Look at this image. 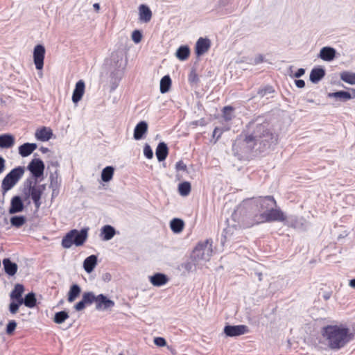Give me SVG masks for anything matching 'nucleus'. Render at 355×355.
<instances>
[{"label": "nucleus", "mask_w": 355, "mask_h": 355, "mask_svg": "<svg viewBox=\"0 0 355 355\" xmlns=\"http://www.w3.org/2000/svg\"><path fill=\"white\" fill-rule=\"evenodd\" d=\"M277 143V138L272 132L267 122H251L235 140L232 150L240 159L248 157L254 153H263Z\"/></svg>", "instance_id": "f257e3e1"}, {"label": "nucleus", "mask_w": 355, "mask_h": 355, "mask_svg": "<svg viewBox=\"0 0 355 355\" xmlns=\"http://www.w3.org/2000/svg\"><path fill=\"white\" fill-rule=\"evenodd\" d=\"M321 334L327 345L332 350L343 348L355 338V333L346 325H327L322 329Z\"/></svg>", "instance_id": "f03ea898"}, {"label": "nucleus", "mask_w": 355, "mask_h": 355, "mask_svg": "<svg viewBox=\"0 0 355 355\" xmlns=\"http://www.w3.org/2000/svg\"><path fill=\"white\" fill-rule=\"evenodd\" d=\"M212 241L206 240L199 243L192 252L191 259L195 261L196 265L202 266L210 259L212 255Z\"/></svg>", "instance_id": "7ed1b4c3"}, {"label": "nucleus", "mask_w": 355, "mask_h": 355, "mask_svg": "<svg viewBox=\"0 0 355 355\" xmlns=\"http://www.w3.org/2000/svg\"><path fill=\"white\" fill-rule=\"evenodd\" d=\"M88 227L70 230L62 239V246L64 248H70L73 245L80 246L84 244L88 236Z\"/></svg>", "instance_id": "20e7f679"}, {"label": "nucleus", "mask_w": 355, "mask_h": 355, "mask_svg": "<svg viewBox=\"0 0 355 355\" xmlns=\"http://www.w3.org/2000/svg\"><path fill=\"white\" fill-rule=\"evenodd\" d=\"M244 205L252 209L254 208L257 214L267 212L268 210L277 207L276 200L271 196L249 199L244 201Z\"/></svg>", "instance_id": "39448f33"}, {"label": "nucleus", "mask_w": 355, "mask_h": 355, "mask_svg": "<svg viewBox=\"0 0 355 355\" xmlns=\"http://www.w3.org/2000/svg\"><path fill=\"white\" fill-rule=\"evenodd\" d=\"M24 173V168L18 166L11 170L3 179L1 183L2 193L4 195L19 182Z\"/></svg>", "instance_id": "423d86ee"}, {"label": "nucleus", "mask_w": 355, "mask_h": 355, "mask_svg": "<svg viewBox=\"0 0 355 355\" xmlns=\"http://www.w3.org/2000/svg\"><path fill=\"white\" fill-rule=\"evenodd\" d=\"M286 219V218L284 213L279 208H277L276 207L268 210L267 212L255 214L254 220L256 223H261L274 221L284 222Z\"/></svg>", "instance_id": "0eeeda50"}, {"label": "nucleus", "mask_w": 355, "mask_h": 355, "mask_svg": "<svg viewBox=\"0 0 355 355\" xmlns=\"http://www.w3.org/2000/svg\"><path fill=\"white\" fill-rule=\"evenodd\" d=\"M23 192L26 198L29 197L31 198L36 209H38L42 205L40 201L42 193L41 191L37 189L36 182L33 184L32 180H28L25 183V187Z\"/></svg>", "instance_id": "6e6552de"}, {"label": "nucleus", "mask_w": 355, "mask_h": 355, "mask_svg": "<svg viewBox=\"0 0 355 355\" xmlns=\"http://www.w3.org/2000/svg\"><path fill=\"white\" fill-rule=\"evenodd\" d=\"M94 302L96 303V309L98 311H107L114 306V302L108 299L103 294L97 296L94 295Z\"/></svg>", "instance_id": "1a4fd4ad"}, {"label": "nucleus", "mask_w": 355, "mask_h": 355, "mask_svg": "<svg viewBox=\"0 0 355 355\" xmlns=\"http://www.w3.org/2000/svg\"><path fill=\"white\" fill-rule=\"evenodd\" d=\"M45 56V48L42 44H37L33 50V61L37 70L42 69Z\"/></svg>", "instance_id": "9d476101"}, {"label": "nucleus", "mask_w": 355, "mask_h": 355, "mask_svg": "<svg viewBox=\"0 0 355 355\" xmlns=\"http://www.w3.org/2000/svg\"><path fill=\"white\" fill-rule=\"evenodd\" d=\"M44 168V164L40 159H33L28 165V169L35 178L43 175Z\"/></svg>", "instance_id": "9b49d317"}, {"label": "nucleus", "mask_w": 355, "mask_h": 355, "mask_svg": "<svg viewBox=\"0 0 355 355\" xmlns=\"http://www.w3.org/2000/svg\"><path fill=\"white\" fill-rule=\"evenodd\" d=\"M248 327L246 325H226L224 328V333L230 337L239 336L248 332Z\"/></svg>", "instance_id": "f8f14e48"}, {"label": "nucleus", "mask_w": 355, "mask_h": 355, "mask_svg": "<svg viewBox=\"0 0 355 355\" xmlns=\"http://www.w3.org/2000/svg\"><path fill=\"white\" fill-rule=\"evenodd\" d=\"M94 293L93 292H85L83 294L82 300L75 304L74 309L80 311L83 310L87 305H90L94 302Z\"/></svg>", "instance_id": "ddd939ff"}, {"label": "nucleus", "mask_w": 355, "mask_h": 355, "mask_svg": "<svg viewBox=\"0 0 355 355\" xmlns=\"http://www.w3.org/2000/svg\"><path fill=\"white\" fill-rule=\"evenodd\" d=\"M336 55V51L331 46L322 47L318 55V58L326 62H331L334 60Z\"/></svg>", "instance_id": "4468645a"}, {"label": "nucleus", "mask_w": 355, "mask_h": 355, "mask_svg": "<svg viewBox=\"0 0 355 355\" xmlns=\"http://www.w3.org/2000/svg\"><path fill=\"white\" fill-rule=\"evenodd\" d=\"M85 85L83 80H80L76 83L72 94V101L74 103H78L82 99L85 93Z\"/></svg>", "instance_id": "2eb2a0df"}, {"label": "nucleus", "mask_w": 355, "mask_h": 355, "mask_svg": "<svg viewBox=\"0 0 355 355\" xmlns=\"http://www.w3.org/2000/svg\"><path fill=\"white\" fill-rule=\"evenodd\" d=\"M210 48V41L209 39L200 37L196 44V53L198 56L205 54Z\"/></svg>", "instance_id": "dca6fc26"}, {"label": "nucleus", "mask_w": 355, "mask_h": 355, "mask_svg": "<svg viewBox=\"0 0 355 355\" xmlns=\"http://www.w3.org/2000/svg\"><path fill=\"white\" fill-rule=\"evenodd\" d=\"M24 203L19 196H15L11 199L9 208V213L10 214L21 212L24 210Z\"/></svg>", "instance_id": "f3484780"}, {"label": "nucleus", "mask_w": 355, "mask_h": 355, "mask_svg": "<svg viewBox=\"0 0 355 355\" xmlns=\"http://www.w3.org/2000/svg\"><path fill=\"white\" fill-rule=\"evenodd\" d=\"M148 123L145 121L139 122L134 130V139L140 140L148 131Z\"/></svg>", "instance_id": "a211bd4d"}, {"label": "nucleus", "mask_w": 355, "mask_h": 355, "mask_svg": "<svg viewBox=\"0 0 355 355\" xmlns=\"http://www.w3.org/2000/svg\"><path fill=\"white\" fill-rule=\"evenodd\" d=\"M53 136V132L49 128L43 127L37 129L35 133V138L41 141H47Z\"/></svg>", "instance_id": "6ab92c4d"}, {"label": "nucleus", "mask_w": 355, "mask_h": 355, "mask_svg": "<svg viewBox=\"0 0 355 355\" xmlns=\"http://www.w3.org/2000/svg\"><path fill=\"white\" fill-rule=\"evenodd\" d=\"M139 20L144 23H148L152 18V12L146 5L141 4L139 7Z\"/></svg>", "instance_id": "aec40b11"}, {"label": "nucleus", "mask_w": 355, "mask_h": 355, "mask_svg": "<svg viewBox=\"0 0 355 355\" xmlns=\"http://www.w3.org/2000/svg\"><path fill=\"white\" fill-rule=\"evenodd\" d=\"M325 76V70L321 67H315L313 68L310 73V80L313 83H318L320 80H321Z\"/></svg>", "instance_id": "412c9836"}, {"label": "nucleus", "mask_w": 355, "mask_h": 355, "mask_svg": "<svg viewBox=\"0 0 355 355\" xmlns=\"http://www.w3.org/2000/svg\"><path fill=\"white\" fill-rule=\"evenodd\" d=\"M37 147V146L35 143H24L19 147V154L23 157H28Z\"/></svg>", "instance_id": "4be33fe9"}, {"label": "nucleus", "mask_w": 355, "mask_h": 355, "mask_svg": "<svg viewBox=\"0 0 355 355\" xmlns=\"http://www.w3.org/2000/svg\"><path fill=\"white\" fill-rule=\"evenodd\" d=\"M168 277L163 273H156L150 277V283L155 286H162L168 282Z\"/></svg>", "instance_id": "5701e85b"}, {"label": "nucleus", "mask_w": 355, "mask_h": 355, "mask_svg": "<svg viewBox=\"0 0 355 355\" xmlns=\"http://www.w3.org/2000/svg\"><path fill=\"white\" fill-rule=\"evenodd\" d=\"M168 148L164 142H160L157 146L155 155L159 162L165 160L168 155Z\"/></svg>", "instance_id": "b1692460"}, {"label": "nucleus", "mask_w": 355, "mask_h": 355, "mask_svg": "<svg viewBox=\"0 0 355 355\" xmlns=\"http://www.w3.org/2000/svg\"><path fill=\"white\" fill-rule=\"evenodd\" d=\"M115 234V229L110 225H106L101 228V236L103 241H109L112 239Z\"/></svg>", "instance_id": "393cba45"}, {"label": "nucleus", "mask_w": 355, "mask_h": 355, "mask_svg": "<svg viewBox=\"0 0 355 355\" xmlns=\"http://www.w3.org/2000/svg\"><path fill=\"white\" fill-rule=\"evenodd\" d=\"M96 264L97 257L92 254L85 259L83 262V268L87 272L90 273L94 270Z\"/></svg>", "instance_id": "a878e982"}, {"label": "nucleus", "mask_w": 355, "mask_h": 355, "mask_svg": "<svg viewBox=\"0 0 355 355\" xmlns=\"http://www.w3.org/2000/svg\"><path fill=\"white\" fill-rule=\"evenodd\" d=\"M3 266L6 274L13 276L17 270V265L12 262L10 259L6 258L3 260Z\"/></svg>", "instance_id": "bb28decb"}, {"label": "nucleus", "mask_w": 355, "mask_h": 355, "mask_svg": "<svg viewBox=\"0 0 355 355\" xmlns=\"http://www.w3.org/2000/svg\"><path fill=\"white\" fill-rule=\"evenodd\" d=\"M329 98H334L340 101H346L352 98V96L350 92L346 91H338L336 92L329 93L327 94Z\"/></svg>", "instance_id": "cd10ccee"}, {"label": "nucleus", "mask_w": 355, "mask_h": 355, "mask_svg": "<svg viewBox=\"0 0 355 355\" xmlns=\"http://www.w3.org/2000/svg\"><path fill=\"white\" fill-rule=\"evenodd\" d=\"M15 144V137L9 134L0 135V147L3 148H11Z\"/></svg>", "instance_id": "c85d7f7f"}, {"label": "nucleus", "mask_w": 355, "mask_h": 355, "mask_svg": "<svg viewBox=\"0 0 355 355\" xmlns=\"http://www.w3.org/2000/svg\"><path fill=\"white\" fill-rule=\"evenodd\" d=\"M190 55V49L187 45L180 46L176 51L175 56L180 60H186Z\"/></svg>", "instance_id": "c756f323"}, {"label": "nucleus", "mask_w": 355, "mask_h": 355, "mask_svg": "<svg viewBox=\"0 0 355 355\" xmlns=\"http://www.w3.org/2000/svg\"><path fill=\"white\" fill-rule=\"evenodd\" d=\"M24 291V287L22 284H17L10 293V297L12 300L21 301L22 294Z\"/></svg>", "instance_id": "7c9ffc66"}, {"label": "nucleus", "mask_w": 355, "mask_h": 355, "mask_svg": "<svg viewBox=\"0 0 355 355\" xmlns=\"http://www.w3.org/2000/svg\"><path fill=\"white\" fill-rule=\"evenodd\" d=\"M184 226V221L180 218H173L170 222V227L174 233H180L183 230Z\"/></svg>", "instance_id": "2f4dec72"}, {"label": "nucleus", "mask_w": 355, "mask_h": 355, "mask_svg": "<svg viewBox=\"0 0 355 355\" xmlns=\"http://www.w3.org/2000/svg\"><path fill=\"white\" fill-rule=\"evenodd\" d=\"M81 288L78 284H73L68 293V301L69 302H73L80 294Z\"/></svg>", "instance_id": "473e14b6"}, {"label": "nucleus", "mask_w": 355, "mask_h": 355, "mask_svg": "<svg viewBox=\"0 0 355 355\" xmlns=\"http://www.w3.org/2000/svg\"><path fill=\"white\" fill-rule=\"evenodd\" d=\"M22 304H24L28 308H33L36 304V297L34 293L31 292L26 295L24 298L21 299Z\"/></svg>", "instance_id": "72a5a7b5"}, {"label": "nucleus", "mask_w": 355, "mask_h": 355, "mask_svg": "<svg viewBox=\"0 0 355 355\" xmlns=\"http://www.w3.org/2000/svg\"><path fill=\"white\" fill-rule=\"evenodd\" d=\"M114 168L113 166H108L104 168L101 173V179L103 182H110L113 177Z\"/></svg>", "instance_id": "f704fd0d"}, {"label": "nucleus", "mask_w": 355, "mask_h": 355, "mask_svg": "<svg viewBox=\"0 0 355 355\" xmlns=\"http://www.w3.org/2000/svg\"><path fill=\"white\" fill-rule=\"evenodd\" d=\"M171 85V79L168 75L164 76L160 80V92L165 94L168 92Z\"/></svg>", "instance_id": "c9c22d12"}, {"label": "nucleus", "mask_w": 355, "mask_h": 355, "mask_svg": "<svg viewBox=\"0 0 355 355\" xmlns=\"http://www.w3.org/2000/svg\"><path fill=\"white\" fill-rule=\"evenodd\" d=\"M340 79L350 85H355V73L343 71L340 73Z\"/></svg>", "instance_id": "e433bc0d"}, {"label": "nucleus", "mask_w": 355, "mask_h": 355, "mask_svg": "<svg viewBox=\"0 0 355 355\" xmlns=\"http://www.w3.org/2000/svg\"><path fill=\"white\" fill-rule=\"evenodd\" d=\"M191 184L189 182H183L178 185L179 193L182 196H187L191 192Z\"/></svg>", "instance_id": "4c0bfd02"}, {"label": "nucleus", "mask_w": 355, "mask_h": 355, "mask_svg": "<svg viewBox=\"0 0 355 355\" xmlns=\"http://www.w3.org/2000/svg\"><path fill=\"white\" fill-rule=\"evenodd\" d=\"M26 221V218L24 216H15L10 218L11 225L17 228L21 227Z\"/></svg>", "instance_id": "58836bf2"}, {"label": "nucleus", "mask_w": 355, "mask_h": 355, "mask_svg": "<svg viewBox=\"0 0 355 355\" xmlns=\"http://www.w3.org/2000/svg\"><path fill=\"white\" fill-rule=\"evenodd\" d=\"M234 107L232 106H225L223 109V117L226 121H231L234 117Z\"/></svg>", "instance_id": "ea45409f"}, {"label": "nucleus", "mask_w": 355, "mask_h": 355, "mask_svg": "<svg viewBox=\"0 0 355 355\" xmlns=\"http://www.w3.org/2000/svg\"><path fill=\"white\" fill-rule=\"evenodd\" d=\"M69 318V314L65 311H61L55 313L53 318L54 322L57 324H62Z\"/></svg>", "instance_id": "a19ab883"}, {"label": "nucleus", "mask_w": 355, "mask_h": 355, "mask_svg": "<svg viewBox=\"0 0 355 355\" xmlns=\"http://www.w3.org/2000/svg\"><path fill=\"white\" fill-rule=\"evenodd\" d=\"M50 187L55 190L59 185L58 171L55 170V173H51L50 175Z\"/></svg>", "instance_id": "79ce46f5"}, {"label": "nucleus", "mask_w": 355, "mask_h": 355, "mask_svg": "<svg viewBox=\"0 0 355 355\" xmlns=\"http://www.w3.org/2000/svg\"><path fill=\"white\" fill-rule=\"evenodd\" d=\"M273 92H274V89H273L272 87L266 86L263 88L259 89L257 94L260 97H263V96H268L269 94H271Z\"/></svg>", "instance_id": "37998d69"}, {"label": "nucleus", "mask_w": 355, "mask_h": 355, "mask_svg": "<svg viewBox=\"0 0 355 355\" xmlns=\"http://www.w3.org/2000/svg\"><path fill=\"white\" fill-rule=\"evenodd\" d=\"M182 268L184 269L187 272H189L195 269L196 266H200V265H196L195 261H187L181 265Z\"/></svg>", "instance_id": "c03bdc74"}, {"label": "nucleus", "mask_w": 355, "mask_h": 355, "mask_svg": "<svg viewBox=\"0 0 355 355\" xmlns=\"http://www.w3.org/2000/svg\"><path fill=\"white\" fill-rule=\"evenodd\" d=\"M17 302H12L9 305V311L12 314H15L20 305L22 304V302L19 300H16Z\"/></svg>", "instance_id": "a18cd8bd"}, {"label": "nucleus", "mask_w": 355, "mask_h": 355, "mask_svg": "<svg viewBox=\"0 0 355 355\" xmlns=\"http://www.w3.org/2000/svg\"><path fill=\"white\" fill-rule=\"evenodd\" d=\"M286 223L288 225H290L293 228H299L300 226L302 225V223L298 220V218L297 217L290 218L288 220L286 221Z\"/></svg>", "instance_id": "49530a36"}, {"label": "nucleus", "mask_w": 355, "mask_h": 355, "mask_svg": "<svg viewBox=\"0 0 355 355\" xmlns=\"http://www.w3.org/2000/svg\"><path fill=\"white\" fill-rule=\"evenodd\" d=\"M142 39V34L140 31L135 30L132 33V40L136 44L141 42Z\"/></svg>", "instance_id": "de8ad7c7"}, {"label": "nucleus", "mask_w": 355, "mask_h": 355, "mask_svg": "<svg viewBox=\"0 0 355 355\" xmlns=\"http://www.w3.org/2000/svg\"><path fill=\"white\" fill-rule=\"evenodd\" d=\"M17 322L15 320H10L6 327V334L8 335L12 334L15 330Z\"/></svg>", "instance_id": "09e8293b"}, {"label": "nucleus", "mask_w": 355, "mask_h": 355, "mask_svg": "<svg viewBox=\"0 0 355 355\" xmlns=\"http://www.w3.org/2000/svg\"><path fill=\"white\" fill-rule=\"evenodd\" d=\"M189 82L190 83H197L199 81V78L195 70H191L189 77Z\"/></svg>", "instance_id": "8fccbe9b"}, {"label": "nucleus", "mask_w": 355, "mask_h": 355, "mask_svg": "<svg viewBox=\"0 0 355 355\" xmlns=\"http://www.w3.org/2000/svg\"><path fill=\"white\" fill-rule=\"evenodd\" d=\"M144 154L148 159H151L153 157V152L148 144H146L144 148Z\"/></svg>", "instance_id": "3c124183"}, {"label": "nucleus", "mask_w": 355, "mask_h": 355, "mask_svg": "<svg viewBox=\"0 0 355 355\" xmlns=\"http://www.w3.org/2000/svg\"><path fill=\"white\" fill-rule=\"evenodd\" d=\"M154 343L159 347H164L166 345V340L162 337H156L154 339Z\"/></svg>", "instance_id": "603ef678"}, {"label": "nucleus", "mask_w": 355, "mask_h": 355, "mask_svg": "<svg viewBox=\"0 0 355 355\" xmlns=\"http://www.w3.org/2000/svg\"><path fill=\"white\" fill-rule=\"evenodd\" d=\"M175 169L177 171H186L187 170V165L183 162V161L180 160L178 162L175 164Z\"/></svg>", "instance_id": "864d4df0"}, {"label": "nucleus", "mask_w": 355, "mask_h": 355, "mask_svg": "<svg viewBox=\"0 0 355 355\" xmlns=\"http://www.w3.org/2000/svg\"><path fill=\"white\" fill-rule=\"evenodd\" d=\"M305 73V69L303 68H300L295 73L294 76L295 78H300Z\"/></svg>", "instance_id": "5fc2aeb1"}, {"label": "nucleus", "mask_w": 355, "mask_h": 355, "mask_svg": "<svg viewBox=\"0 0 355 355\" xmlns=\"http://www.w3.org/2000/svg\"><path fill=\"white\" fill-rule=\"evenodd\" d=\"M5 159L0 156V174L2 173L5 170Z\"/></svg>", "instance_id": "6e6d98bb"}, {"label": "nucleus", "mask_w": 355, "mask_h": 355, "mask_svg": "<svg viewBox=\"0 0 355 355\" xmlns=\"http://www.w3.org/2000/svg\"><path fill=\"white\" fill-rule=\"evenodd\" d=\"M295 85L298 88H303L305 86V82L303 80L299 79L295 80Z\"/></svg>", "instance_id": "4d7b16f0"}, {"label": "nucleus", "mask_w": 355, "mask_h": 355, "mask_svg": "<svg viewBox=\"0 0 355 355\" xmlns=\"http://www.w3.org/2000/svg\"><path fill=\"white\" fill-rule=\"evenodd\" d=\"M111 275L108 272L107 273H105L103 275V279L105 282H109L110 281L111 279Z\"/></svg>", "instance_id": "13d9d810"}, {"label": "nucleus", "mask_w": 355, "mask_h": 355, "mask_svg": "<svg viewBox=\"0 0 355 355\" xmlns=\"http://www.w3.org/2000/svg\"><path fill=\"white\" fill-rule=\"evenodd\" d=\"M93 8L96 12H98L100 10V4L98 3H95L93 4Z\"/></svg>", "instance_id": "bf43d9fd"}, {"label": "nucleus", "mask_w": 355, "mask_h": 355, "mask_svg": "<svg viewBox=\"0 0 355 355\" xmlns=\"http://www.w3.org/2000/svg\"><path fill=\"white\" fill-rule=\"evenodd\" d=\"M37 189H39L40 191H41V193L42 194L44 191L45 190L46 185L45 184H40L37 185Z\"/></svg>", "instance_id": "052dcab7"}, {"label": "nucleus", "mask_w": 355, "mask_h": 355, "mask_svg": "<svg viewBox=\"0 0 355 355\" xmlns=\"http://www.w3.org/2000/svg\"><path fill=\"white\" fill-rule=\"evenodd\" d=\"M230 231V227H228L225 230H224V236L225 239H227L228 237H230V236L228 235V232Z\"/></svg>", "instance_id": "680f3d73"}, {"label": "nucleus", "mask_w": 355, "mask_h": 355, "mask_svg": "<svg viewBox=\"0 0 355 355\" xmlns=\"http://www.w3.org/2000/svg\"><path fill=\"white\" fill-rule=\"evenodd\" d=\"M263 56H262V55H259V56L255 59V62H256L257 64L260 63V62H261L263 61Z\"/></svg>", "instance_id": "e2e57ef3"}, {"label": "nucleus", "mask_w": 355, "mask_h": 355, "mask_svg": "<svg viewBox=\"0 0 355 355\" xmlns=\"http://www.w3.org/2000/svg\"><path fill=\"white\" fill-rule=\"evenodd\" d=\"M50 164H51V165L52 166L55 167L56 169H57V168H58V167L59 166V163H58V161H55V162L51 161Z\"/></svg>", "instance_id": "0e129e2a"}, {"label": "nucleus", "mask_w": 355, "mask_h": 355, "mask_svg": "<svg viewBox=\"0 0 355 355\" xmlns=\"http://www.w3.org/2000/svg\"><path fill=\"white\" fill-rule=\"evenodd\" d=\"M40 150L42 153H48L49 151V149L48 148L42 146V147H40Z\"/></svg>", "instance_id": "69168bd1"}, {"label": "nucleus", "mask_w": 355, "mask_h": 355, "mask_svg": "<svg viewBox=\"0 0 355 355\" xmlns=\"http://www.w3.org/2000/svg\"><path fill=\"white\" fill-rule=\"evenodd\" d=\"M349 285L352 287L355 288V279H352L349 281Z\"/></svg>", "instance_id": "338daca9"}, {"label": "nucleus", "mask_w": 355, "mask_h": 355, "mask_svg": "<svg viewBox=\"0 0 355 355\" xmlns=\"http://www.w3.org/2000/svg\"><path fill=\"white\" fill-rule=\"evenodd\" d=\"M352 94H351L352 96V98H355V89H352Z\"/></svg>", "instance_id": "774afa93"}]
</instances>
